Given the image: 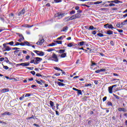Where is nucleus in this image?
I'll use <instances>...</instances> for the list:
<instances>
[{
	"label": "nucleus",
	"instance_id": "f257e3e1",
	"mask_svg": "<svg viewBox=\"0 0 127 127\" xmlns=\"http://www.w3.org/2000/svg\"><path fill=\"white\" fill-rule=\"evenodd\" d=\"M81 14L79 13H77L76 14L71 16L70 17H69L67 19V21H69L70 20H74V19H76V18H80L81 17Z\"/></svg>",
	"mask_w": 127,
	"mask_h": 127
},
{
	"label": "nucleus",
	"instance_id": "f03ea898",
	"mask_svg": "<svg viewBox=\"0 0 127 127\" xmlns=\"http://www.w3.org/2000/svg\"><path fill=\"white\" fill-rule=\"evenodd\" d=\"M44 41H45V40L42 37V38H40L38 41L36 43V44H37V45H42V44L44 43Z\"/></svg>",
	"mask_w": 127,
	"mask_h": 127
},
{
	"label": "nucleus",
	"instance_id": "7ed1b4c3",
	"mask_svg": "<svg viewBox=\"0 0 127 127\" xmlns=\"http://www.w3.org/2000/svg\"><path fill=\"white\" fill-rule=\"evenodd\" d=\"M52 58L54 59V61L55 62H58V61H59V59H58V57H57V55L55 53L53 54Z\"/></svg>",
	"mask_w": 127,
	"mask_h": 127
},
{
	"label": "nucleus",
	"instance_id": "20e7f679",
	"mask_svg": "<svg viewBox=\"0 0 127 127\" xmlns=\"http://www.w3.org/2000/svg\"><path fill=\"white\" fill-rule=\"evenodd\" d=\"M3 48H5V50L4 51H10L11 50V48L9 47V46H7V45L6 43L3 44Z\"/></svg>",
	"mask_w": 127,
	"mask_h": 127
},
{
	"label": "nucleus",
	"instance_id": "39448f33",
	"mask_svg": "<svg viewBox=\"0 0 127 127\" xmlns=\"http://www.w3.org/2000/svg\"><path fill=\"white\" fill-rule=\"evenodd\" d=\"M34 59H36V61H35L34 64L35 65H37V64H39V62L41 61H42V59L41 58L36 57Z\"/></svg>",
	"mask_w": 127,
	"mask_h": 127
},
{
	"label": "nucleus",
	"instance_id": "423d86ee",
	"mask_svg": "<svg viewBox=\"0 0 127 127\" xmlns=\"http://www.w3.org/2000/svg\"><path fill=\"white\" fill-rule=\"evenodd\" d=\"M17 34L18 35V36H19V37H22V38H20L18 40V42H21L22 40H24V37H23V35H22V34L17 33Z\"/></svg>",
	"mask_w": 127,
	"mask_h": 127
},
{
	"label": "nucleus",
	"instance_id": "0eeeda50",
	"mask_svg": "<svg viewBox=\"0 0 127 127\" xmlns=\"http://www.w3.org/2000/svg\"><path fill=\"white\" fill-rule=\"evenodd\" d=\"M25 13V9L23 8L21 11L18 13V16H22V15Z\"/></svg>",
	"mask_w": 127,
	"mask_h": 127
},
{
	"label": "nucleus",
	"instance_id": "6e6552de",
	"mask_svg": "<svg viewBox=\"0 0 127 127\" xmlns=\"http://www.w3.org/2000/svg\"><path fill=\"white\" fill-rule=\"evenodd\" d=\"M64 16H65V13H57V17L59 18H62V17H64Z\"/></svg>",
	"mask_w": 127,
	"mask_h": 127
},
{
	"label": "nucleus",
	"instance_id": "1a4fd4ad",
	"mask_svg": "<svg viewBox=\"0 0 127 127\" xmlns=\"http://www.w3.org/2000/svg\"><path fill=\"white\" fill-rule=\"evenodd\" d=\"M111 82L113 84H116V83L120 82V79H113L111 80Z\"/></svg>",
	"mask_w": 127,
	"mask_h": 127
},
{
	"label": "nucleus",
	"instance_id": "9d476101",
	"mask_svg": "<svg viewBox=\"0 0 127 127\" xmlns=\"http://www.w3.org/2000/svg\"><path fill=\"white\" fill-rule=\"evenodd\" d=\"M1 93H7V92H9V89L8 88H3L0 90Z\"/></svg>",
	"mask_w": 127,
	"mask_h": 127
},
{
	"label": "nucleus",
	"instance_id": "9b49d317",
	"mask_svg": "<svg viewBox=\"0 0 127 127\" xmlns=\"http://www.w3.org/2000/svg\"><path fill=\"white\" fill-rule=\"evenodd\" d=\"M113 89H114V88L112 86L108 87V92L109 94H113Z\"/></svg>",
	"mask_w": 127,
	"mask_h": 127
},
{
	"label": "nucleus",
	"instance_id": "f8f14e48",
	"mask_svg": "<svg viewBox=\"0 0 127 127\" xmlns=\"http://www.w3.org/2000/svg\"><path fill=\"white\" fill-rule=\"evenodd\" d=\"M50 105L51 107H52L53 110H54L56 108L55 106H54V103L53 102V101H50Z\"/></svg>",
	"mask_w": 127,
	"mask_h": 127
},
{
	"label": "nucleus",
	"instance_id": "ddd939ff",
	"mask_svg": "<svg viewBox=\"0 0 127 127\" xmlns=\"http://www.w3.org/2000/svg\"><path fill=\"white\" fill-rule=\"evenodd\" d=\"M118 111L119 112H124V113H127V110L125 108H119Z\"/></svg>",
	"mask_w": 127,
	"mask_h": 127
},
{
	"label": "nucleus",
	"instance_id": "4468645a",
	"mask_svg": "<svg viewBox=\"0 0 127 127\" xmlns=\"http://www.w3.org/2000/svg\"><path fill=\"white\" fill-rule=\"evenodd\" d=\"M65 51H66V50H59V51H57V52H59L60 54H63L65 53Z\"/></svg>",
	"mask_w": 127,
	"mask_h": 127
},
{
	"label": "nucleus",
	"instance_id": "2eb2a0df",
	"mask_svg": "<svg viewBox=\"0 0 127 127\" xmlns=\"http://www.w3.org/2000/svg\"><path fill=\"white\" fill-rule=\"evenodd\" d=\"M61 57V58H65V57H67V53H64V54H62L60 56H59Z\"/></svg>",
	"mask_w": 127,
	"mask_h": 127
},
{
	"label": "nucleus",
	"instance_id": "dca6fc26",
	"mask_svg": "<svg viewBox=\"0 0 127 127\" xmlns=\"http://www.w3.org/2000/svg\"><path fill=\"white\" fill-rule=\"evenodd\" d=\"M68 30V26L64 27L63 29L61 30V32L67 31Z\"/></svg>",
	"mask_w": 127,
	"mask_h": 127
},
{
	"label": "nucleus",
	"instance_id": "f3484780",
	"mask_svg": "<svg viewBox=\"0 0 127 127\" xmlns=\"http://www.w3.org/2000/svg\"><path fill=\"white\" fill-rule=\"evenodd\" d=\"M35 81L37 84H39V85H42V83H43V80L42 79H40V81H38V80L36 79Z\"/></svg>",
	"mask_w": 127,
	"mask_h": 127
},
{
	"label": "nucleus",
	"instance_id": "a211bd4d",
	"mask_svg": "<svg viewBox=\"0 0 127 127\" xmlns=\"http://www.w3.org/2000/svg\"><path fill=\"white\" fill-rule=\"evenodd\" d=\"M111 3H120L121 2V1L119 0H111Z\"/></svg>",
	"mask_w": 127,
	"mask_h": 127
},
{
	"label": "nucleus",
	"instance_id": "6ab92c4d",
	"mask_svg": "<svg viewBox=\"0 0 127 127\" xmlns=\"http://www.w3.org/2000/svg\"><path fill=\"white\" fill-rule=\"evenodd\" d=\"M24 44H25V46H32V44H30L29 42L25 41Z\"/></svg>",
	"mask_w": 127,
	"mask_h": 127
},
{
	"label": "nucleus",
	"instance_id": "aec40b11",
	"mask_svg": "<svg viewBox=\"0 0 127 127\" xmlns=\"http://www.w3.org/2000/svg\"><path fill=\"white\" fill-rule=\"evenodd\" d=\"M114 32L113 31L108 30L107 31L106 34H108V35H112V34H113Z\"/></svg>",
	"mask_w": 127,
	"mask_h": 127
},
{
	"label": "nucleus",
	"instance_id": "412c9836",
	"mask_svg": "<svg viewBox=\"0 0 127 127\" xmlns=\"http://www.w3.org/2000/svg\"><path fill=\"white\" fill-rule=\"evenodd\" d=\"M5 44H7V45L8 44V45H10L11 46H13V45H14V42L13 41H11L9 43H5Z\"/></svg>",
	"mask_w": 127,
	"mask_h": 127
},
{
	"label": "nucleus",
	"instance_id": "4be33fe9",
	"mask_svg": "<svg viewBox=\"0 0 127 127\" xmlns=\"http://www.w3.org/2000/svg\"><path fill=\"white\" fill-rule=\"evenodd\" d=\"M85 43H86V42H84V41L80 42L78 44V45L80 46H83L84 44H85Z\"/></svg>",
	"mask_w": 127,
	"mask_h": 127
},
{
	"label": "nucleus",
	"instance_id": "5701e85b",
	"mask_svg": "<svg viewBox=\"0 0 127 127\" xmlns=\"http://www.w3.org/2000/svg\"><path fill=\"white\" fill-rule=\"evenodd\" d=\"M116 26L118 27L119 28H122L123 27V25L121 24V22L118 23L117 25Z\"/></svg>",
	"mask_w": 127,
	"mask_h": 127
},
{
	"label": "nucleus",
	"instance_id": "b1692460",
	"mask_svg": "<svg viewBox=\"0 0 127 127\" xmlns=\"http://www.w3.org/2000/svg\"><path fill=\"white\" fill-rule=\"evenodd\" d=\"M58 85L59 86H61L62 87H63V86H65V84H64V83L61 82H58Z\"/></svg>",
	"mask_w": 127,
	"mask_h": 127
},
{
	"label": "nucleus",
	"instance_id": "393cba45",
	"mask_svg": "<svg viewBox=\"0 0 127 127\" xmlns=\"http://www.w3.org/2000/svg\"><path fill=\"white\" fill-rule=\"evenodd\" d=\"M54 69H55V70H57L58 71H61V72H63V70L60 69V68L58 67H54Z\"/></svg>",
	"mask_w": 127,
	"mask_h": 127
},
{
	"label": "nucleus",
	"instance_id": "a878e982",
	"mask_svg": "<svg viewBox=\"0 0 127 127\" xmlns=\"http://www.w3.org/2000/svg\"><path fill=\"white\" fill-rule=\"evenodd\" d=\"M108 28H109V29H114L115 28L112 24H109L108 26Z\"/></svg>",
	"mask_w": 127,
	"mask_h": 127
},
{
	"label": "nucleus",
	"instance_id": "bb28decb",
	"mask_svg": "<svg viewBox=\"0 0 127 127\" xmlns=\"http://www.w3.org/2000/svg\"><path fill=\"white\" fill-rule=\"evenodd\" d=\"M39 56H44V52L40 51L39 54Z\"/></svg>",
	"mask_w": 127,
	"mask_h": 127
},
{
	"label": "nucleus",
	"instance_id": "cd10ccee",
	"mask_svg": "<svg viewBox=\"0 0 127 127\" xmlns=\"http://www.w3.org/2000/svg\"><path fill=\"white\" fill-rule=\"evenodd\" d=\"M55 3H58L59 2H62V0H54Z\"/></svg>",
	"mask_w": 127,
	"mask_h": 127
},
{
	"label": "nucleus",
	"instance_id": "c85d7f7f",
	"mask_svg": "<svg viewBox=\"0 0 127 127\" xmlns=\"http://www.w3.org/2000/svg\"><path fill=\"white\" fill-rule=\"evenodd\" d=\"M77 95H82V90L78 89L77 91Z\"/></svg>",
	"mask_w": 127,
	"mask_h": 127
},
{
	"label": "nucleus",
	"instance_id": "c756f323",
	"mask_svg": "<svg viewBox=\"0 0 127 127\" xmlns=\"http://www.w3.org/2000/svg\"><path fill=\"white\" fill-rule=\"evenodd\" d=\"M113 95L114 96V97H115V98H116V99H117V100H120V97H119V96L114 93L113 94Z\"/></svg>",
	"mask_w": 127,
	"mask_h": 127
},
{
	"label": "nucleus",
	"instance_id": "7c9ffc66",
	"mask_svg": "<svg viewBox=\"0 0 127 127\" xmlns=\"http://www.w3.org/2000/svg\"><path fill=\"white\" fill-rule=\"evenodd\" d=\"M32 95V94L31 93H26L25 95V98H27L28 97H30V96H31Z\"/></svg>",
	"mask_w": 127,
	"mask_h": 127
},
{
	"label": "nucleus",
	"instance_id": "2f4dec72",
	"mask_svg": "<svg viewBox=\"0 0 127 127\" xmlns=\"http://www.w3.org/2000/svg\"><path fill=\"white\" fill-rule=\"evenodd\" d=\"M76 13V11L75 10H71V11H69V14L72 15V14H75Z\"/></svg>",
	"mask_w": 127,
	"mask_h": 127
},
{
	"label": "nucleus",
	"instance_id": "473e14b6",
	"mask_svg": "<svg viewBox=\"0 0 127 127\" xmlns=\"http://www.w3.org/2000/svg\"><path fill=\"white\" fill-rule=\"evenodd\" d=\"M64 39V37L63 36H61L57 39V40H63Z\"/></svg>",
	"mask_w": 127,
	"mask_h": 127
},
{
	"label": "nucleus",
	"instance_id": "72a5a7b5",
	"mask_svg": "<svg viewBox=\"0 0 127 127\" xmlns=\"http://www.w3.org/2000/svg\"><path fill=\"white\" fill-rule=\"evenodd\" d=\"M31 119H33V120H35V118H34V116L32 115L31 117H28L27 118V120H31Z\"/></svg>",
	"mask_w": 127,
	"mask_h": 127
},
{
	"label": "nucleus",
	"instance_id": "f704fd0d",
	"mask_svg": "<svg viewBox=\"0 0 127 127\" xmlns=\"http://www.w3.org/2000/svg\"><path fill=\"white\" fill-rule=\"evenodd\" d=\"M97 36H99V37H104V34L99 33L98 34H97Z\"/></svg>",
	"mask_w": 127,
	"mask_h": 127
},
{
	"label": "nucleus",
	"instance_id": "c9c22d12",
	"mask_svg": "<svg viewBox=\"0 0 127 127\" xmlns=\"http://www.w3.org/2000/svg\"><path fill=\"white\" fill-rule=\"evenodd\" d=\"M84 87H92V84L89 83V84H84Z\"/></svg>",
	"mask_w": 127,
	"mask_h": 127
},
{
	"label": "nucleus",
	"instance_id": "e433bc0d",
	"mask_svg": "<svg viewBox=\"0 0 127 127\" xmlns=\"http://www.w3.org/2000/svg\"><path fill=\"white\" fill-rule=\"evenodd\" d=\"M16 66H22V67H24V63L18 64H16Z\"/></svg>",
	"mask_w": 127,
	"mask_h": 127
},
{
	"label": "nucleus",
	"instance_id": "4c0bfd02",
	"mask_svg": "<svg viewBox=\"0 0 127 127\" xmlns=\"http://www.w3.org/2000/svg\"><path fill=\"white\" fill-rule=\"evenodd\" d=\"M54 49H52V48H51V49H49L48 50H47V51L48 52H52V51H54Z\"/></svg>",
	"mask_w": 127,
	"mask_h": 127
},
{
	"label": "nucleus",
	"instance_id": "58836bf2",
	"mask_svg": "<svg viewBox=\"0 0 127 127\" xmlns=\"http://www.w3.org/2000/svg\"><path fill=\"white\" fill-rule=\"evenodd\" d=\"M93 29H96V28H94V26H90L89 27V30H93Z\"/></svg>",
	"mask_w": 127,
	"mask_h": 127
},
{
	"label": "nucleus",
	"instance_id": "ea45409f",
	"mask_svg": "<svg viewBox=\"0 0 127 127\" xmlns=\"http://www.w3.org/2000/svg\"><path fill=\"white\" fill-rule=\"evenodd\" d=\"M73 43H70L67 44V47H72V46H73Z\"/></svg>",
	"mask_w": 127,
	"mask_h": 127
},
{
	"label": "nucleus",
	"instance_id": "a19ab883",
	"mask_svg": "<svg viewBox=\"0 0 127 127\" xmlns=\"http://www.w3.org/2000/svg\"><path fill=\"white\" fill-rule=\"evenodd\" d=\"M117 31H118V32H119L120 33H123L124 32V30H122V29H117Z\"/></svg>",
	"mask_w": 127,
	"mask_h": 127
},
{
	"label": "nucleus",
	"instance_id": "79ce46f5",
	"mask_svg": "<svg viewBox=\"0 0 127 127\" xmlns=\"http://www.w3.org/2000/svg\"><path fill=\"white\" fill-rule=\"evenodd\" d=\"M57 44H62V41H55Z\"/></svg>",
	"mask_w": 127,
	"mask_h": 127
},
{
	"label": "nucleus",
	"instance_id": "37998d69",
	"mask_svg": "<svg viewBox=\"0 0 127 127\" xmlns=\"http://www.w3.org/2000/svg\"><path fill=\"white\" fill-rule=\"evenodd\" d=\"M33 26V25H32L31 26H30V25H29L28 24L25 25V27H28V28H29L30 27H32Z\"/></svg>",
	"mask_w": 127,
	"mask_h": 127
},
{
	"label": "nucleus",
	"instance_id": "c03bdc74",
	"mask_svg": "<svg viewBox=\"0 0 127 127\" xmlns=\"http://www.w3.org/2000/svg\"><path fill=\"white\" fill-rule=\"evenodd\" d=\"M3 68L5 69V70H8V69H9V67L6 65H3Z\"/></svg>",
	"mask_w": 127,
	"mask_h": 127
},
{
	"label": "nucleus",
	"instance_id": "a18cd8bd",
	"mask_svg": "<svg viewBox=\"0 0 127 127\" xmlns=\"http://www.w3.org/2000/svg\"><path fill=\"white\" fill-rule=\"evenodd\" d=\"M115 5H116V4H115L113 3H111L109 5H106V6H115Z\"/></svg>",
	"mask_w": 127,
	"mask_h": 127
},
{
	"label": "nucleus",
	"instance_id": "49530a36",
	"mask_svg": "<svg viewBox=\"0 0 127 127\" xmlns=\"http://www.w3.org/2000/svg\"><path fill=\"white\" fill-rule=\"evenodd\" d=\"M96 65H97V64L93 63V62H91V64L90 65L91 67H93V66H95Z\"/></svg>",
	"mask_w": 127,
	"mask_h": 127
},
{
	"label": "nucleus",
	"instance_id": "de8ad7c7",
	"mask_svg": "<svg viewBox=\"0 0 127 127\" xmlns=\"http://www.w3.org/2000/svg\"><path fill=\"white\" fill-rule=\"evenodd\" d=\"M102 1H96L94 2V4H100V3H102Z\"/></svg>",
	"mask_w": 127,
	"mask_h": 127
},
{
	"label": "nucleus",
	"instance_id": "09e8293b",
	"mask_svg": "<svg viewBox=\"0 0 127 127\" xmlns=\"http://www.w3.org/2000/svg\"><path fill=\"white\" fill-rule=\"evenodd\" d=\"M20 45V43L16 42V44H15L13 45V46H18Z\"/></svg>",
	"mask_w": 127,
	"mask_h": 127
},
{
	"label": "nucleus",
	"instance_id": "8fccbe9b",
	"mask_svg": "<svg viewBox=\"0 0 127 127\" xmlns=\"http://www.w3.org/2000/svg\"><path fill=\"white\" fill-rule=\"evenodd\" d=\"M34 52L35 53H36V54L38 55L39 54V52H40V51H37V50H35V51H34Z\"/></svg>",
	"mask_w": 127,
	"mask_h": 127
},
{
	"label": "nucleus",
	"instance_id": "3c124183",
	"mask_svg": "<svg viewBox=\"0 0 127 127\" xmlns=\"http://www.w3.org/2000/svg\"><path fill=\"white\" fill-rule=\"evenodd\" d=\"M56 45V44L55 43H52L51 44H49V46H55Z\"/></svg>",
	"mask_w": 127,
	"mask_h": 127
},
{
	"label": "nucleus",
	"instance_id": "603ef678",
	"mask_svg": "<svg viewBox=\"0 0 127 127\" xmlns=\"http://www.w3.org/2000/svg\"><path fill=\"white\" fill-rule=\"evenodd\" d=\"M26 68L28 70H33V69H34V67H27Z\"/></svg>",
	"mask_w": 127,
	"mask_h": 127
},
{
	"label": "nucleus",
	"instance_id": "864d4df0",
	"mask_svg": "<svg viewBox=\"0 0 127 127\" xmlns=\"http://www.w3.org/2000/svg\"><path fill=\"white\" fill-rule=\"evenodd\" d=\"M108 106H111V107H113V103L111 102H108L107 103Z\"/></svg>",
	"mask_w": 127,
	"mask_h": 127
},
{
	"label": "nucleus",
	"instance_id": "5fc2aeb1",
	"mask_svg": "<svg viewBox=\"0 0 127 127\" xmlns=\"http://www.w3.org/2000/svg\"><path fill=\"white\" fill-rule=\"evenodd\" d=\"M107 96L104 97L102 99L103 102H106V101H107Z\"/></svg>",
	"mask_w": 127,
	"mask_h": 127
},
{
	"label": "nucleus",
	"instance_id": "6e6d98bb",
	"mask_svg": "<svg viewBox=\"0 0 127 127\" xmlns=\"http://www.w3.org/2000/svg\"><path fill=\"white\" fill-rule=\"evenodd\" d=\"M100 72H106V68H102L101 69H99Z\"/></svg>",
	"mask_w": 127,
	"mask_h": 127
},
{
	"label": "nucleus",
	"instance_id": "4d7b16f0",
	"mask_svg": "<svg viewBox=\"0 0 127 127\" xmlns=\"http://www.w3.org/2000/svg\"><path fill=\"white\" fill-rule=\"evenodd\" d=\"M36 76L37 77H42V75H41V74H39L38 73L36 74Z\"/></svg>",
	"mask_w": 127,
	"mask_h": 127
},
{
	"label": "nucleus",
	"instance_id": "13d9d810",
	"mask_svg": "<svg viewBox=\"0 0 127 127\" xmlns=\"http://www.w3.org/2000/svg\"><path fill=\"white\" fill-rule=\"evenodd\" d=\"M75 10H79V9H80V7H79V6H76L75 7Z\"/></svg>",
	"mask_w": 127,
	"mask_h": 127
},
{
	"label": "nucleus",
	"instance_id": "bf43d9fd",
	"mask_svg": "<svg viewBox=\"0 0 127 127\" xmlns=\"http://www.w3.org/2000/svg\"><path fill=\"white\" fill-rule=\"evenodd\" d=\"M24 98V95L22 96L21 97H19V100L22 101V100H23Z\"/></svg>",
	"mask_w": 127,
	"mask_h": 127
},
{
	"label": "nucleus",
	"instance_id": "052dcab7",
	"mask_svg": "<svg viewBox=\"0 0 127 127\" xmlns=\"http://www.w3.org/2000/svg\"><path fill=\"white\" fill-rule=\"evenodd\" d=\"M110 44H111V45H112V46H114L115 45V43H114V41H111L110 42Z\"/></svg>",
	"mask_w": 127,
	"mask_h": 127
},
{
	"label": "nucleus",
	"instance_id": "680f3d73",
	"mask_svg": "<svg viewBox=\"0 0 127 127\" xmlns=\"http://www.w3.org/2000/svg\"><path fill=\"white\" fill-rule=\"evenodd\" d=\"M77 13H79L80 14V13H82V11L81 10L78 9L77 10Z\"/></svg>",
	"mask_w": 127,
	"mask_h": 127
},
{
	"label": "nucleus",
	"instance_id": "e2e57ef3",
	"mask_svg": "<svg viewBox=\"0 0 127 127\" xmlns=\"http://www.w3.org/2000/svg\"><path fill=\"white\" fill-rule=\"evenodd\" d=\"M20 45L21 46H25V44H24V42H22V43H20Z\"/></svg>",
	"mask_w": 127,
	"mask_h": 127
},
{
	"label": "nucleus",
	"instance_id": "0e129e2a",
	"mask_svg": "<svg viewBox=\"0 0 127 127\" xmlns=\"http://www.w3.org/2000/svg\"><path fill=\"white\" fill-rule=\"evenodd\" d=\"M12 50H18L20 49L18 48L15 47V48H12Z\"/></svg>",
	"mask_w": 127,
	"mask_h": 127
},
{
	"label": "nucleus",
	"instance_id": "69168bd1",
	"mask_svg": "<svg viewBox=\"0 0 127 127\" xmlns=\"http://www.w3.org/2000/svg\"><path fill=\"white\" fill-rule=\"evenodd\" d=\"M25 58H26V60H29V58H30V56H29V55H27L26 56Z\"/></svg>",
	"mask_w": 127,
	"mask_h": 127
},
{
	"label": "nucleus",
	"instance_id": "338daca9",
	"mask_svg": "<svg viewBox=\"0 0 127 127\" xmlns=\"http://www.w3.org/2000/svg\"><path fill=\"white\" fill-rule=\"evenodd\" d=\"M29 63H24V66H29Z\"/></svg>",
	"mask_w": 127,
	"mask_h": 127
},
{
	"label": "nucleus",
	"instance_id": "774afa93",
	"mask_svg": "<svg viewBox=\"0 0 127 127\" xmlns=\"http://www.w3.org/2000/svg\"><path fill=\"white\" fill-rule=\"evenodd\" d=\"M113 76H115L116 77H119V74L118 73H113Z\"/></svg>",
	"mask_w": 127,
	"mask_h": 127
}]
</instances>
